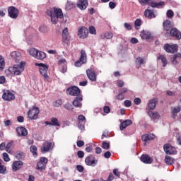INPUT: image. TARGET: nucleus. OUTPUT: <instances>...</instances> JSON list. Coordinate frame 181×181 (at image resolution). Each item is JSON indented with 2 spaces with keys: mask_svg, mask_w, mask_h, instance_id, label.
Listing matches in <instances>:
<instances>
[{
  "mask_svg": "<svg viewBox=\"0 0 181 181\" xmlns=\"http://www.w3.org/2000/svg\"><path fill=\"white\" fill-rule=\"evenodd\" d=\"M46 13L47 16L51 18L52 25H57L59 19H64V15L63 11L60 8L53 7L47 10Z\"/></svg>",
  "mask_w": 181,
  "mask_h": 181,
  "instance_id": "obj_1",
  "label": "nucleus"
},
{
  "mask_svg": "<svg viewBox=\"0 0 181 181\" xmlns=\"http://www.w3.org/2000/svg\"><path fill=\"white\" fill-rule=\"evenodd\" d=\"M25 70V66L23 62H21L20 64H15L13 66H10L8 69V71L13 76H21L22 72Z\"/></svg>",
  "mask_w": 181,
  "mask_h": 181,
  "instance_id": "obj_2",
  "label": "nucleus"
},
{
  "mask_svg": "<svg viewBox=\"0 0 181 181\" xmlns=\"http://www.w3.org/2000/svg\"><path fill=\"white\" fill-rule=\"evenodd\" d=\"M35 66H38L40 74L43 76L45 81L49 80V75H47V70H49V66L43 63H35Z\"/></svg>",
  "mask_w": 181,
  "mask_h": 181,
  "instance_id": "obj_3",
  "label": "nucleus"
},
{
  "mask_svg": "<svg viewBox=\"0 0 181 181\" xmlns=\"http://www.w3.org/2000/svg\"><path fill=\"white\" fill-rule=\"evenodd\" d=\"M30 56L37 59V60H43L46 59V53L42 51H39L35 48H31L29 51Z\"/></svg>",
  "mask_w": 181,
  "mask_h": 181,
  "instance_id": "obj_4",
  "label": "nucleus"
},
{
  "mask_svg": "<svg viewBox=\"0 0 181 181\" xmlns=\"http://www.w3.org/2000/svg\"><path fill=\"white\" fill-rule=\"evenodd\" d=\"M169 36H171V37H173V39H175V40H180L181 32L177 30V28H172L170 32H166L165 33V37H169Z\"/></svg>",
  "mask_w": 181,
  "mask_h": 181,
  "instance_id": "obj_5",
  "label": "nucleus"
},
{
  "mask_svg": "<svg viewBox=\"0 0 181 181\" xmlns=\"http://www.w3.org/2000/svg\"><path fill=\"white\" fill-rule=\"evenodd\" d=\"M87 63V53L86 50L82 49L81 51V56L79 57V60L76 61L74 64L76 67H81L83 64H86Z\"/></svg>",
  "mask_w": 181,
  "mask_h": 181,
  "instance_id": "obj_6",
  "label": "nucleus"
},
{
  "mask_svg": "<svg viewBox=\"0 0 181 181\" xmlns=\"http://www.w3.org/2000/svg\"><path fill=\"white\" fill-rule=\"evenodd\" d=\"M48 162H49V160L47 159V158L41 157L40 158L39 162L37 163V166H36L37 170H40V172H42V170H45L46 166Z\"/></svg>",
  "mask_w": 181,
  "mask_h": 181,
  "instance_id": "obj_7",
  "label": "nucleus"
},
{
  "mask_svg": "<svg viewBox=\"0 0 181 181\" xmlns=\"http://www.w3.org/2000/svg\"><path fill=\"white\" fill-rule=\"evenodd\" d=\"M39 112H40L39 107H33L32 109L29 110L28 112V118L32 120L37 119L39 117Z\"/></svg>",
  "mask_w": 181,
  "mask_h": 181,
  "instance_id": "obj_8",
  "label": "nucleus"
},
{
  "mask_svg": "<svg viewBox=\"0 0 181 181\" xmlns=\"http://www.w3.org/2000/svg\"><path fill=\"white\" fill-rule=\"evenodd\" d=\"M53 148H54V143L47 141L43 143L42 146L41 147V152L42 153L50 152V151H53Z\"/></svg>",
  "mask_w": 181,
  "mask_h": 181,
  "instance_id": "obj_9",
  "label": "nucleus"
},
{
  "mask_svg": "<svg viewBox=\"0 0 181 181\" xmlns=\"http://www.w3.org/2000/svg\"><path fill=\"white\" fill-rule=\"evenodd\" d=\"M163 151L167 155H176L177 153L176 148L171 146L170 144H164Z\"/></svg>",
  "mask_w": 181,
  "mask_h": 181,
  "instance_id": "obj_10",
  "label": "nucleus"
},
{
  "mask_svg": "<svg viewBox=\"0 0 181 181\" xmlns=\"http://www.w3.org/2000/svg\"><path fill=\"white\" fill-rule=\"evenodd\" d=\"M81 93V90L77 86H71L67 88L66 90V93L74 97H78V95H80Z\"/></svg>",
  "mask_w": 181,
  "mask_h": 181,
  "instance_id": "obj_11",
  "label": "nucleus"
},
{
  "mask_svg": "<svg viewBox=\"0 0 181 181\" xmlns=\"http://www.w3.org/2000/svg\"><path fill=\"white\" fill-rule=\"evenodd\" d=\"M163 49L167 53H176V52H177L178 47L176 44L170 45L167 43L164 45Z\"/></svg>",
  "mask_w": 181,
  "mask_h": 181,
  "instance_id": "obj_12",
  "label": "nucleus"
},
{
  "mask_svg": "<svg viewBox=\"0 0 181 181\" xmlns=\"http://www.w3.org/2000/svg\"><path fill=\"white\" fill-rule=\"evenodd\" d=\"M86 76L90 81H97V73H95V71L93 68L86 70Z\"/></svg>",
  "mask_w": 181,
  "mask_h": 181,
  "instance_id": "obj_13",
  "label": "nucleus"
},
{
  "mask_svg": "<svg viewBox=\"0 0 181 181\" xmlns=\"http://www.w3.org/2000/svg\"><path fill=\"white\" fill-rule=\"evenodd\" d=\"M8 16L11 18V19H16L19 16V10L16 8L15 6H11L8 9Z\"/></svg>",
  "mask_w": 181,
  "mask_h": 181,
  "instance_id": "obj_14",
  "label": "nucleus"
},
{
  "mask_svg": "<svg viewBox=\"0 0 181 181\" xmlns=\"http://www.w3.org/2000/svg\"><path fill=\"white\" fill-rule=\"evenodd\" d=\"M79 39H86L88 36V29L86 27H79L78 29Z\"/></svg>",
  "mask_w": 181,
  "mask_h": 181,
  "instance_id": "obj_15",
  "label": "nucleus"
},
{
  "mask_svg": "<svg viewBox=\"0 0 181 181\" xmlns=\"http://www.w3.org/2000/svg\"><path fill=\"white\" fill-rule=\"evenodd\" d=\"M2 98L5 101H12V100H15V95L13 94L9 90H6L4 91Z\"/></svg>",
  "mask_w": 181,
  "mask_h": 181,
  "instance_id": "obj_16",
  "label": "nucleus"
},
{
  "mask_svg": "<svg viewBox=\"0 0 181 181\" xmlns=\"http://www.w3.org/2000/svg\"><path fill=\"white\" fill-rule=\"evenodd\" d=\"M97 162H98V160H95L94 156H93L92 155L88 156L85 159L86 165H87L88 166H95V165H97Z\"/></svg>",
  "mask_w": 181,
  "mask_h": 181,
  "instance_id": "obj_17",
  "label": "nucleus"
},
{
  "mask_svg": "<svg viewBox=\"0 0 181 181\" xmlns=\"http://www.w3.org/2000/svg\"><path fill=\"white\" fill-rule=\"evenodd\" d=\"M140 160L146 165H151L153 162V158L147 154H142L140 157Z\"/></svg>",
  "mask_w": 181,
  "mask_h": 181,
  "instance_id": "obj_18",
  "label": "nucleus"
},
{
  "mask_svg": "<svg viewBox=\"0 0 181 181\" xmlns=\"http://www.w3.org/2000/svg\"><path fill=\"white\" fill-rule=\"evenodd\" d=\"M81 101H83V95H80L75 98V99L72 102V104L74 107H76V108H81V107H83V104L81 103Z\"/></svg>",
  "mask_w": 181,
  "mask_h": 181,
  "instance_id": "obj_19",
  "label": "nucleus"
},
{
  "mask_svg": "<svg viewBox=\"0 0 181 181\" xmlns=\"http://www.w3.org/2000/svg\"><path fill=\"white\" fill-rule=\"evenodd\" d=\"M45 125H51L52 127H60V121L57 117H52L51 122H45Z\"/></svg>",
  "mask_w": 181,
  "mask_h": 181,
  "instance_id": "obj_20",
  "label": "nucleus"
},
{
  "mask_svg": "<svg viewBox=\"0 0 181 181\" xmlns=\"http://www.w3.org/2000/svg\"><path fill=\"white\" fill-rule=\"evenodd\" d=\"M16 131L18 136H27L28 129L23 127H17Z\"/></svg>",
  "mask_w": 181,
  "mask_h": 181,
  "instance_id": "obj_21",
  "label": "nucleus"
},
{
  "mask_svg": "<svg viewBox=\"0 0 181 181\" xmlns=\"http://www.w3.org/2000/svg\"><path fill=\"white\" fill-rule=\"evenodd\" d=\"M163 29L165 32H170L171 29H173V25L172 24V21L169 20H165L163 21Z\"/></svg>",
  "mask_w": 181,
  "mask_h": 181,
  "instance_id": "obj_22",
  "label": "nucleus"
},
{
  "mask_svg": "<svg viewBox=\"0 0 181 181\" xmlns=\"http://www.w3.org/2000/svg\"><path fill=\"white\" fill-rule=\"evenodd\" d=\"M22 166H23V162L21 160L14 161L12 165L13 172H17V170H19Z\"/></svg>",
  "mask_w": 181,
  "mask_h": 181,
  "instance_id": "obj_23",
  "label": "nucleus"
},
{
  "mask_svg": "<svg viewBox=\"0 0 181 181\" xmlns=\"http://www.w3.org/2000/svg\"><path fill=\"white\" fill-rule=\"evenodd\" d=\"M77 6L81 11H84L85 9H87V6H88V1L87 0H79Z\"/></svg>",
  "mask_w": 181,
  "mask_h": 181,
  "instance_id": "obj_24",
  "label": "nucleus"
},
{
  "mask_svg": "<svg viewBox=\"0 0 181 181\" xmlns=\"http://www.w3.org/2000/svg\"><path fill=\"white\" fill-rule=\"evenodd\" d=\"M153 139H155V134H144L141 136L143 142H148V141H153Z\"/></svg>",
  "mask_w": 181,
  "mask_h": 181,
  "instance_id": "obj_25",
  "label": "nucleus"
},
{
  "mask_svg": "<svg viewBox=\"0 0 181 181\" xmlns=\"http://www.w3.org/2000/svg\"><path fill=\"white\" fill-rule=\"evenodd\" d=\"M131 124H132V120H131V119L124 120V122H122L120 124V127H119L120 131H124V129H125V128H127V127H129V125H131Z\"/></svg>",
  "mask_w": 181,
  "mask_h": 181,
  "instance_id": "obj_26",
  "label": "nucleus"
},
{
  "mask_svg": "<svg viewBox=\"0 0 181 181\" xmlns=\"http://www.w3.org/2000/svg\"><path fill=\"white\" fill-rule=\"evenodd\" d=\"M70 36L69 35V28H66L62 31V42L69 41Z\"/></svg>",
  "mask_w": 181,
  "mask_h": 181,
  "instance_id": "obj_27",
  "label": "nucleus"
},
{
  "mask_svg": "<svg viewBox=\"0 0 181 181\" xmlns=\"http://www.w3.org/2000/svg\"><path fill=\"white\" fill-rule=\"evenodd\" d=\"M158 103V98H153L148 101V107L150 110H155L156 103Z\"/></svg>",
  "mask_w": 181,
  "mask_h": 181,
  "instance_id": "obj_28",
  "label": "nucleus"
},
{
  "mask_svg": "<svg viewBox=\"0 0 181 181\" xmlns=\"http://www.w3.org/2000/svg\"><path fill=\"white\" fill-rule=\"evenodd\" d=\"M164 160L165 163H166L168 166H172L176 160L169 156H165Z\"/></svg>",
  "mask_w": 181,
  "mask_h": 181,
  "instance_id": "obj_29",
  "label": "nucleus"
},
{
  "mask_svg": "<svg viewBox=\"0 0 181 181\" xmlns=\"http://www.w3.org/2000/svg\"><path fill=\"white\" fill-rule=\"evenodd\" d=\"M144 16L148 18V19H152V18H156L155 13H153V10L146 9L144 11Z\"/></svg>",
  "mask_w": 181,
  "mask_h": 181,
  "instance_id": "obj_30",
  "label": "nucleus"
},
{
  "mask_svg": "<svg viewBox=\"0 0 181 181\" xmlns=\"http://www.w3.org/2000/svg\"><path fill=\"white\" fill-rule=\"evenodd\" d=\"M148 114L152 119H159L160 118V115L158 112L149 111Z\"/></svg>",
  "mask_w": 181,
  "mask_h": 181,
  "instance_id": "obj_31",
  "label": "nucleus"
},
{
  "mask_svg": "<svg viewBox=\"0 0 181 181\" xmlns=\"http://www.w3.org/2000/svg\"><path fill=\"white\" fill-rule=\"evenodd\" d=\"M140 36L141 39H144V40H147L148 39H151V33H149L148 31L143 30L141 33Z\"/></svg>",
  "mask_w": 181,
  "mask_h": 181,
  "instance_id": "obj_32",
  "label": "nucleus"
},
{
  "mask_svg": "<svg viewBox=\"0 0 181 181\" xmlns=\"http://www.w3.org/2000/svg\"><path fill=\"white\" fill-rule=\"evenodd\" d=\"M73 8H76V4H74L73 1H68L65 6V9L66 11H71V9H73Z\"/></svg>",
  "mask_w": 181,
  "mask_h": 181,
  "instance_id": "obj_33",
  "label": "nucleus"
},
{
  "mask_svg": "<svg viewBox=\"0 0 181 181\" xmlns=\"http://www.w3.org/2000/svg\"><path fill=\"white\" fill-rule=\"evenodd\" d=\"M30 151L32 153L33 156H34V158H37V147H36V146H31L30 147Z\"/></svg>",
  "mask_w": 181,
  "mask_h": 181,
  "instance_id": "obj_34",
  "label": "nucleus"
},
{
  "mask_svg": "<svg viewBox=\"0 0 181 181\" xmlns=\"http://www.w3.org/2000/svg\"><path fill=\"white\" fill-rule=\"evenodd\" d=\"M157 60H161L163 66L166 67L168 64V59H166V57H165L163 55H160L158 57H157Z\"/></svg>",
  "mask_w": 181,
  "mask_h": 181,
  "instance_id": "obj_35",
  "label": "nucleus"
},
{
  "mask_svg": "<svg viewBox=\"0 0 181 181\" xmlns=\"http://www.w3.org/2000/svg\"><path fill=\"white\" fill-rule=\"evenodd\" d=\"M149 5L150 6H151V8H159V6H163V5H165V2L163 1H160L158 3L151 2Z\"/></svg>",
  "mask_w": 181,
  "mask_h": 181,
  "instance_id": "obj_36",
  "label": "nucleus"
},
{
  "mask_svg": "<svg viewBox=\"0 0 181 181\" xmlns=\"http://www.w3.org/2000/svg\"><path fill=\"white\" fill-rule=\"evenodd\" d=\"M11 57H13V59H15L16 60H18L19 59H21V53L16 51L12 52L11 53Z\"/></svg>",
  "mask_w": 181,
  "mask_h": 181,
  "instance_id": "obj_37",
  "label": "nucleus"
},
{
  "mask_svg": "<svg viewBox=\"0 0 181 181\" xmlns=\"http://www.w3.org/2000/svg\"><path fill=\"white\" fill-rule=\"evenodd\" d=\"M142 25V20L137 18L134 22V28L138 30L139 28H141V25Z\"/></svg>",
  "mask_w": 181,
  "mask_h": 181,
  "instance_id": "obj_38",
  "label": "nucleus"
},
{
  "mask_svg": "<svg viewBox=\"0 0 181 181\" xmlns=\"http://www.w3.org/2000/svg\"><path fill=\"white\" fill-rule=\"evenodd\" d=\"M177 59H181V54L177 53L175 54L173 58L172 63L173 64H177Z\"/></svg>",
  "mask_w": 181,
  "mask_h": 181,
  "instance_id": "obj_39",
  "label": "nucleus"
},
{
  "mask_svg": "<svg viewBox=\"0 0 181 181\" xmlns=\"http://www.w3.org/2000/svg\"><path fill=\"white\" fill-rule=\"evenodd\" d=\"M5 69V59L2 55H0V70H4Z\"/></svg>",
  "mask_w": 181,
  "mask_h": 181,
  "instance_id": "obj_40",
  "label": "nucleus"
},
{
  "mask_svg": "<svg viewBox=\"0 0 181 181\" xmlns=\"http://www.w3.org/2000/svg\"><path fill=\"white\" fill-rule=\"evenodd\" d=\"M102 148L107 151L110 148V143L107 141H103L102 144Z\"/></svg>",
  "mask_w": 181,
  "mask_h": 181,
  "instance_id": "obj_41",
  "label": "nucleus"
},
{
  "mask_svg": "<svg viewBox=\"0 0 181 181\" xmlns=\"http://www.w3.org/2000/svg\"><path fill=\"white\" fill-rule=\"evenodd\" d=\"M89 33H90V35H97V30H95V27L90 26L89 27Z\"/></svg>",
  "mask_w": 181,
  "mask_h": 181,
  "instance_id": "obj_42",
  "label": "nucleus"
},
{
  "mask_svg": "<svg viewBox=\"0 0 181 181\" xmlns=\"http://www.w3.org/2000/svg\"><path fill=\"white\" fill-rule=\"evenodd\" d=\"M3 159L4 162H9L11 160V158H9V155L8 153H3Z\"/></svg>",
  "mask_w": 181,
  "mask_h": 181,
  "instance_id": "obj_43",
  "label": "nucleus"
},
{
  "mask_svg": "<svg viewBox=\"0 0 181 181\" xmlns=\"http://www.w3.org/2000/svg\"><path fill=\"white\" fill-rule=\"evenodd\" d=\"M64 108L66 110H67L68 111H73V110H74V107H73V105H71V104H70V103H66L64 105Z\"/></svg>",
  "mask_w": 181,
  "mask_h": 181,
  "instance_id": "obj_44",
  "label": "nucleus"
},
{
  "mask_svg": "<svg viewBox=\"0 0 181 181\" xmlns=\"http://www.w3.org/2000/svg\"><path fill=\"white\" fill-rule=\"evenodd\" d=\"M25 153L23 152H18L16 154V158L17 159H22V158H23Z\"/></svg>",
  "mask_w": 181,
  "mask_h": 181,
  "instance_id": "obj_45",
  "label": "nucleus"
},
{
  "mask_svg": "<svg viewBox=\"0 0 181 181\" xmlns=\"http://www.w3.org/2000/svg\"><path fill=\"white\" fill-rule=\"evenodd\" d=\"M76 170H78V172H80V173H83V172H84V167H83V165H77Z\"/></svg>",
  "mask_w": 181,
  "mask_h": 181,
  "instance_id": "obj_46",
  "label": "nucleus"
},
{
  "mask_svg": "<svg viewBox=\"0 0 181 181\" xmlns=\"http://www.w3.org/2000/svg\"><path fill=\"white\" fill-rule=\"evenodd\" d=\"M78 122H86V117L83 115H80L78 117Z\"/></svg>",
  "mask_w": 181,
  "mask_h": 181,
  "instance_id": "obj_47",
  "label": "nucleus"
},
{
  "mask_svg": "<svg viewBox=\"0 0 181 181\" xmlns=\"http://www.w3.org/2000/svg\"><path fill=\"white\" fill-rule=\"evenodd\" d=\"M11 147H12V143H11V142L8 143L6 146V152H8V153H11Z\"/></svg>",
  "mask_w": 181,
  "mask_h": 181,
  "instance_id": "obj_48",
  "label": "nucleus"
},
{
  "mask_svg": "<svg viewBox=\"0 0 181 181\" xmlns=\"http://www.w3.org/2000/svg\"><path fill=\"white\" fill-rule=\"evenodd\" d=\"M105 39H112V33H110V32H107L106 33H105Z\"/></svg>",
  "mask_w": 181,
  "mask_h": 181,
  "instance_id": "obj_49",
  "label": "nucleus"
},
{
  "mask_svg": "<svg viewBox=\"0 0 181 181\" xmlns=\"http://www.w3.org/2000/svg\"><path fill=\"white\" fill-rule=\"evenodd\" d=\"M174 16H175V13H173V11L168 10L167 11V16H168V18H173Z\"/></svg>",
  "mask_w": 181,
  "mask_h": 181,
  "instance_id": "obj_50",
  "label": "nucleus"
},
{
  "mask_svg": "<svg viewBox=\"0 0 181 181\" xmlns=\"http://www.w3.org/2000/svg\"><path fill=\"white\" fill-rule=\"evenodd\" d=\"M63 104V100L59 99L55 102L54 107H59Z\"/></svg>",
  "mask_w": 181,
  "mask_h": 181,
  "instance_id": "obj_51",
  "label": "nucleus"
},
{
  "mask_svg": "<svg viewBox=\"0 0 181 181\" xmlns=\"http://www.w3.org/2000/svg\"><path fill=\"white\" fill-rule=\"evenodd\" d=\"M84 124H86V122H78V128H79V129H84L85 127H84Z\"/></svg>",
  "mask_w": 181,
  "mask_h": 181,
  "instance_id": "obj_52",
  "label": "nucleus"
},
{
  "mask_svg": "<svg viewBox=\"0 0 181 181\" xmlns=\"http://www.w3.org/2000/svg\"><path fill=\"white\" fill-rule=\"evenodd\" d=\"M103 111L105 112V114H110L111 112V108H110L109 106H104Z\"/></svg>",
  "mask_w": 181,
  "mask_h": 181,
  "instance_id": "obj_53",
  "label": "nucleus"
},
{
  "mask_svg": "<svg viewBox=\"0 0 181 181\" xmlns=\"http://www.w3.org/2000/svg\"><path fill=\"white\" fill-rule=\"evenodd\" d=\"M180 107H174L172 110V112L173 114H178V112H180Z\"/></svg>",
  "mask_w": 181,
  "mask_h": 181,
  "instance_id": "obj_54",
  "label": "nucleus"
},
{
  "mask_svg": "<svg viewBox=\"0 0 181 181\" xmlns=\"http://www.w3.org/2000/svg\"><path fill=\"white\" fill-rule=\"evenodd\" d=\"M58 64H59V66H63V64H67V62L66 61L65 59H61L58 62Z\"/></svg>",
  "mask_w": 181,
  "mask_h": 181,
  "instance_id": "obj_55",
  "label": "nucleus"
},
{
  "mask_svg": "<svg viewBox=\"0 0 181 181\" xmlns=\"http://www.w3.org/2000/svg\"><path fill=\"white\" fill-rule=\"evenodd\" d=\"M113 174L115 176L119 177L121 176V173L118 171V169L115 168L113 170Z\"/></svg>",
  "mask_w": 181,
  "mask_h": 181,
  "instance_id": "obj_56",
  "label": "nucleus"
},
{
  "mask_svg": "<svg viewBox=\"0 0 181 181\" xmlns=\"http://www.w3.org/2000/svg\"><path fill=\"white\" fill-rule=\"evenodd\" d=\"M136 62L141 65V64H144V59L141 58V57H138V58L136 59Z\"/></svg>",
  "mask_w": 181,
  "mask_h": 181,
  "instance_id": "obj_57",
  "label": "nucleus"
},
{
  "mask_svg": "<svg viewBox=\"0 0 181 181\" xmlns=\"http://www.w3.org/2000/svg\"><path fill=\"white\" fill-rule=\"evenodd\" d=\"M124 26L125 29H127V30H131L132 29V25H131L128 23H125Z\"/></svg>",
  "mask_w": 181,
  "mask_h": 181,
  "instance_id": "obj_58",
  "label": "nucleus"
},
{
  "mask_svg": "<svg viewBox=\"0 0 181 181\" xmlns=\"http://www.w3.org/2000/svg\"><path fill=\"white\" fill-rule=\"evenodd\" d=\"M115 6H117V4L113 1L109 2V8H110V9H114Z\"/></svg>",
  "mask_w": 181,
  "mask_h": 181,
  "instance_id": "obj_59",
  "label": "nucleus"
},
{
  "mask_svg": "<svg viewBox=\"0 0 181 181\" xmlns=\"http://www.w3.org/2000/svg\"><path fill=\"white\" fill-rule=\"evenodd\" d=\"M104 158H105L106 159H110V158H111V152L110 151H106L105 153H104Z\"/></svg>",
  "mask_w": 181,
  "mask_h": 181,
  "instance_id": "obj_60",
  "label": "nucleus"
},
{
  "mask_svg": "<svg viewBox=\"0 0 181 181\" xmlns=\"http://www.w3.org/2000/svg\"><path fill=\"white\" fill-rule=\"evenodd\" d=\"M62 66V73H66L67 71V64L61 65Z\"/></svg>",
  "mask_w": 181,
  "mask_h": 181,
  "instance_id": "obj_61",
  "label": "nucleus"
},
{
  "mask_svg": "<svg viewBox=\"0 0 181 181\" xmlns=\"http://www.w3.org/2000/svg\"><path fill=\"white\" fill-rule=\"evenodd\" d=\"M124 95L122 93H119V94L117 96V99L120 101H122V100H124Z\"/></svg>",
  "mask_w": 181,
  "mask_h": 181,
  "instance_id": "obj_62",
  "label": "nucleus"
},
{
  "mask_svg": "<svg viewBox=\"0 0 181 181\" xmlns=\"http://www.w3.org/2000/svg\"><path fill=\"white\" fill-rule=\"evenodd\" d=\"M124 103L126 107H131V105H132V103L131 102V100H124Z\"/></svg>",
  "mask_w": 181,
  "mask_h": 181,
  "instance_id": "obj_63",
  "label": "nucleus"
},
{
  "mask_svg": "<svg viewBox=\"0 0 181 181\" xmlns=\"http://www.w3.org/2000/svg\"><path fill=\"white\" fill-rule=\"evenodd\" d=\"M77 155L78 158H84V152L83 151H78Z\"/></svg>",
  "mask_w": 181,
  "mask_h": 181,
  "instance_id": "obj_64",
  "label": "nucleus"
}]
</instances>
